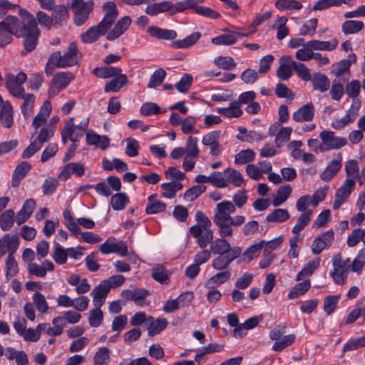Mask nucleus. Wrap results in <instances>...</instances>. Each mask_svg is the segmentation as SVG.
Wrapping results in <instances>:
<instances>
[{"instance_id":"obj_1","label":"nucleus","mask_w":365,"mask_h":365,"mask_svg":"<svg viewBox=\"0 0 365 365\" xmlns=\"http://www.w3.org/2000/svg\"><path fill=\"white\" fill-rule=\"evenodd\" d=\"M19 14L21 19L20 24L21 36L23 38L24 49L21 56H25L34 51L38 43L41 31L38 28L36 18L24 9H19Z\"/></svg>"},{"instance_id":"obj_2","label":"nucleus","mask_w":365,"mask_h":365,"mask_svg":"<svg viewBox=\"0 0 365 365\" xmlns=\"http://www.w3.org/2000/svg\"><path fill=\"white\" fill-rule=\"evenodd\" d=\"M236 210L233 203L224 200L217 204L214 210L213 222L218 228L220 237H232L233 226L231 222V214Z\"/></svg>"},{"instance_id":"obj_3","label":"nucleus","mask_w":365,"mask_h":365,"mask_svg":"<svg viewBox=\"0 0 365 365\" xmlns=\"http://www.w3.org/2000/svg\"><path fill=\"white\" fill-rule=\"evenodd\" d=\"M203 1L204 0H184L173 4L171 1H164L148 5L145 9V13L152 16L164 12H168L169 15H174L187 9H192V7Z\"/></svg>"},{"instance_id":"obj_4","label":"nucleus","mask_w":365,"mask_h":365,"mask_svg":"<svg viewBox=\"0 0 365 365\" xmlns=\"http://www.w3.org/2000/svg\"><path fill=\"white\" fill-rule=\"evenodd\" d=\"M21 21L16 16H8L0 21V47H4L10 43L13 40V35L20 38Z\"/></svg>"},{"instance_id":"obj_5","label":"nucleus","mask_w":365,"mask_h":365,"mask_svg":"<svg viewBox=\"0 0 365 365\" xmlns=\"http://www.w3.org/2000/svg\"><path fill=\"white\" fill-rule=\"evenodd\" d=\"M70 9L73 13V23L77 26L83 25L94 9L93 0H71Z\"/></svg>"},{"instance_id":"obj_6","label":"nucleus","mask_w":365,"mask_h":365,"mask_svg":"<svg viewBox=\"0 0 365 365\" xmlns=\"http://www.w3.org/2000/svg\"><path fill=\"white\" fill-rule=\"evenodd\" d=\"M26 74L19 72L16 76L9 73L6 76V86L9 93L16 98L24 97L25 91L23 83L26 81Z\"/></svg>"},{"instance_id":"obj_7","label":"nucleus","mask_w":365,"mask_h":365,"mask_svg":"<svg viewBox=\"0 0 365 365\" xmlns=\"http://www.w3.org/2000/svg\"><path fill=\"white\" fill-rule=\"evenodd\" d=\"M319 137L323 143L325 152L331 150H339L347 144L345 138L336 136L334 132L331 130H324L321 131Z\"/></svg>"},{"instance_id":"obj_8","label":"nucleus","mask_w":365,"mask_h":365,"mask_svg":"<svg viewBox=\"0 0 365 365\" xmlns=\"http://www.w3.org/2000/svg\"><path fill=\"white\" fill-rule=\"evenodd\" d=\"M333 271L330 272V275L334 282L340 285L346 283L349 272L347 264H341V255L340 253L335 255L332 258Z\"/></svg>"},{"instance_id":"obj_9","label":"nucleus","mask_w":365,"mask_h":365,"mask_svg":"<svg viewBox=\"0 0 365 365\" xmlns=\"http://www.w3.org/2000/svg\"><path fill=\"white\" fill-rule=\"evenodd\" d=\"M334 233L332 230L324 231L318 235L312 242L311 250L314 255H319L324 250L328 249L332 244Z\"/></svg>"},{"instance_id":"obj_10","label":"nucleus","mask_w":365,"mask_h":365,"mask_svg":"<svg viewBox=\"0 0 365 365\" xmlns=\"http://www.w3.org/2000/svg\"><path fill=\"white\" fill-rule=\"evenodd\" d=\"M361 107L359 101H354L346 113L341 118L336 119L332 121L331 126L336 130H341L349 123L354 122L359 115V110Z\"/></svg>"},{"instance_id":"obj_11","label":"nucleus","mask_w":365,"mask_h":365,"mask_svg":"<svg viewBox=\"0 0 365 365\" xmlns=\"http://www.w3.org/2000/svg\"><path fill=\"white\" fill-rule=\"evenodd\" d=\"M361 107L359 101H354L346 113L341 118L336 119L332 121L331 126L336 130H341L349 123L354 122L359 115V110Z\"/></svg>"},{"instance_id":"obj_12","label":"nucleus","mask_w":365,"mask_h":365,"mask_svg":"<svg viewBox=\"0 0 365 365\" xmlns=\"http://www.w3.org/2000/svg\"><path fill=\"white\" fill-rule=\"evenodd\" d=\"M361 107L359 101H354L346 113L341 118L336 119L332 121L331 126L336 130H341L349 123L354 122L359 115V110Z\"/></svg>"},{"instance_id":"obj_13","label":"nucleus","mask_w":365,"mask_h":365,"mask_svg":"<svg viewBox=\"0 0 365 365\" xmlns=\"http://www.w3.org/2000/svg\"><path fill=\"white\" fill-rule=\"evenodd\" d=\"M99 251L105 255L116 253L122 257L128 255V247L124 241L115 242L114 237H109L104 243L101 245Z\"/></svg>"},{"instance_id":"obj_14","label":"nucleus","mask_w":365,"mask_h":365,"mask_svg":"<svg viewBox=\"0 0 365 365\" xmlns=\"http://www.w3.org/2000/svg\"><path fill=\"white\" fill-rule=\"evenodd\" d=\"M355 182L352 178H346L344 184L337 190L335 200L333 203L334 210H338L347 200L352 190H354Z\"/></svg>"},{"instance_id":"obj_15","label":"nucleus","mask_w":365,"mask_h":365,"mask_svg":"<svg viewBox=\"0 0 365 365\" xmlns=\"http://www.w3.org/2000/svg\"><path fill=\"white\" fill-rule=\"evenodd\" d=\"M242 253V250L240 247L235 246L232 252L228 255H218L219 256L215 258L212 262V266L215 269L224 270L226 269L230 264L236 258H237Z\"/></svg>"},{"instance_id":"obj_16","label":"nucleus","mask_w":365,"mask_h":365,"mask_svg":"<svg viewBox=\"0 0 365 365\" xmlns=\"http://www.w3.org/2000/svg\"><path fill=\"white\" fill-rule=\"evenodd\" d=\"M190 233L197 238V244L202 249L205 248L214 237L212 230H204L202 227L197 225L190 227Z\"/></svg>"},{"instance_id":"obj_17","label":"nucleus","mask_w":365,"mask_h":365,"mask_svg":"<svg viewBox=\"0 0 365 365\" xmlns=\"http://www.w3.org/2000/svg\"><path fill=\"white\" fill-rule=\"evenodd\" d=\"M108 30L109 29L100 21L98 25L91 26L83 33L81 39L84 43H91L105 35Z\"/></svg>"},{"instance_id":"obj_18","label":"nucleus","mask_w":365,"mask_h":365,"mask_svg":"<svg viewBox=\"0 0 365 365\" xmlns=\"http://www.w3.org/2000/svg\"><path fill=\"white\" fill-rule=\"evenodd\" d=\"M149 295V292L143 288H135L133 289H125L121 292V297L127 300L135 302V303L143 307L147 304L145 302V298Z\"/></svg>"},{"instance_id":"obj_19","label":"nucleus","mask_w":365,"mask_h":365,"mask_svg":"<svg viewBox=\"0 0 365 365\" xmlns=\"http://www.w3.org/2000/svg\"><path fill=\"white\" fill-rule=\"evenodd\" d=\"M81 138H82L81 133L75 132L74 118L70 117L65 123L64 127L61 131L62 143L66 145L68 140H70L72 143L77 142Z\"/></svg>"},{"instance_id":"obj_20","label":"nucleus","mask_w":365,"mask_h":365,"mask_svg":"<svg viewBox=\"0 0 365 365\" xmlns=\"http://www.w3.org/2000/svg\"><path fill=\"white\" fill-rule=\"evenodd\" d=\"M314 104L312 102L307 103L293 113L292 119L298 123L312 121L314 117Z\"/></svg>"},{"instance_id":"obj_21","label":"nucleus","mask_w":365,"mask_h":365,"mask_svg":"<svg viewBox=\"0 0 365 365\" xmlns=\"http://www.w3.org/2000/svg\"><path fill=\"white\" fill-rule=\"evenodd\" d=\"M342 156L340 153L336 158L333 159L328 164L325 170L321 173L320 178L323 181L327 182L332 179L341 168Z\"/></svg>"},{"instance_id":"obj_22","label":"nucleus","mask_w":365,"mask_h":365,"mask_svg":"<svg viewBox=\"0 0 365 365\" xmlns=\"http://www.w3.org/2000/svg\"><path fill=\"white\" fill-rule=\"evenodd\" d=\"M131 24V19L126 16L118 21L113 29L110 31L106 36L108 41H114L123 34Z\"/></svg>"},{"instance_id":"obj_23","label":"nucleus","mask_w":365,"mask_h":365,"mask_svg":"<svg viewBox=\"0 0 365 365\" xmlns=\"http://www.w3.org/2000/svg\"><path fill=\"white\" fill-rule=\"evenodd\" d=\"M109 292V285H107V282L102 281L98 284L91 292L94 306L102 307Z\"/></svg>"},{"instance_id":"obj_24","label":"nucleus","mask_w":365,"mask_h":365,"mask_svg":"<svg viewBox=\"0 0 365 365\" xmlns=\"http://www.w3.org/2000/svg\"><path fill=\"white\" fill-rule=\"evenodd\" d=\"M227 237L217 238L212 240L210 245V252L214 255H228L232 252L233 247L230 246L229 242L226 240Z\"/></svg>"},{"instance_id":"obj_25","label":"nucleus","mask_w":365,"mask_h":365,"mask_svg":"<svg viewBox=\"0 0 365 365\" xmlns=\"http://www.w3.org/2000/svg\"><path fill=\"white\" fill-rule=\"evenodd\" d=\"M85 173V167L80 163H69L63 168L59 175V179L66 180L72 174L82 177Z\"/></svg>"},{"instance_id":"obj_26","label":"nucleus","mask_w":365,"mask_h":365,"mask_svg":"<svg viewBox=\"0 0 365 365\" xmlns=\"http://www.w3.org/2000/svg\"><path fill=\"white\" fill-rule=\"evenodd\" d=\"M86 142L88 145L106 150L109 146L110 139L106 135H100L93 130H89L86 133Z\"/></svg>"},{"instance_id":"obj_27","label":"nucleus","mask_w":365,"mask_h":365,"mask_svg":"<svg viewBox=\"0 0 365 365\" xmlns=\"http://www.w3.org/2000/svg\"><path fill=\"white\" fill-rule=\"evenodd\" d=\"M103 8L106 14L101 22L110 29L118 15V11L115 4L113 1L105 3Z\"/></svg>"},{"instance_id":"obj_28","label":"nucleus","mask_w":365,"mask_h":365,"mask_svg":"<svg viewBox=\"0 0 365 365\" xmlns=\"http://www.w3.org/2000/svg\"><path fill=\"white\" fill-rule=\"evenodd\" d=\"M31 165L26 161L20 163L16 167L11 178V186L16 187L26 175L31 170Z\"/></svg>"},{"instance_id":"obj_29","label":"nucleus","mask_w":365,"mask_h":365,"mask_svg":"<svg viewBox=\"0 0 365 365\" xmlns=\"http://www.w3.org/2000/svg\"><path fill=\"white\" fill-rule=\"evenodd\" d=\"M313 89L321 93L326 92L330 87V80L324 73H314L311 77Z\"/></svg>"},{"instance_id":"obj_30","label":"nucleus","mask_w":365,"mask_h":365,"mask_svg":"<svg viewBox=\"0 0 365 365\" xmlns=\"http://www.w3.org/2000/svg\"><path fill=\"white\" fill-rule=\"evenodd\" d=\"M0 122L3 127L10 128L14 123V111L11 105L6 102L0 109Z\"/></svg>"},{"instance_id":"obj_31","label":"nucleus","mask_w":365,"mask_h":365,"mask_svg":"<svg viewBox=\"0 0 365 365\" xmlns=\"http://www.w3.org/2000/svg\"><path fill=\"white\" fill-rule=\"evenodd\" d=\"M201 33L196 31L182 40L174 41L170 46L176 49L188 48L195 44L201 38Z\"/></svg>"},{"instance_id":"obj_32","label":"nucleus","mask_w":365,"mask_h":365,"mask_svg":"<svg viewBox=\"0 0 365 365\" xmlns=\"http://www.w3.org/2000/svg\"><path fill=\"white\" fill-rule=\"evenodd\" d=\"M51 104L49 101H46L33 120L32 125L36 130L40 128L46 122L47 118L51 113Z\"/></svg>"},{"instance_id":"obj_33","label":"nucleus","mask_w":365,"mask_h":365,"mask_svg":"<svg viewBox=\"0 0 365 365\" xmlns=\"http://www.w3.org/2000/svg\"><path fill=\"white\" fill-rule=\"evenodd\" d=\"M149 34L154 38L162 40H173L177 37L174 30L161 29L157 26H150L148 29Z\"/></svg>"},{"instance_id":"obj_34","label":"nucleus","mask_w":365,"mask_h":365,"mask_svg":"<svg viewBox=\"0 0 365 365\" xmlns=\"http://www.w3.org/2000/svg\"><path fill=\"white\" fill-rule=\"evenodd\" d=\"M128 83V79L125 74H118L112 80L106 83L104 91L106 93L118 92L123 86Z\"/></svg>"},{"instance_id":"obj_35","label":"nucleus","mask_w":365,"mask_h":365,"mask_svg":"<svg viewBox=\"0 0 365 365\" xmlns=\"http://www.w3.org/2000/svg\"><path fill=\"white\" fill-rule=\"evenodd\" d=\"M166 205L156 198V195L153 194L148 197V204L145 207V212L148 215L157 214L163 212L166 209Z\"/></svg>"},{"instance_id":"obj_36","label":"nucleus","mask_w":365,"mask_h":365,"mask_svg":"<svg viewBox=\"0 0 365 365\" xmlns=\"http://www.w3.org/2000/svg\"><path fill=\"white\" fill-rule=\"evenodd\" d=\"M356 54H349L346 59H343L336 63V68L332 71V73L338 77L344 74L346 72H349L351 63L356 62Z\"/></svg>"},{"instance_id":"obj_37","label":"nucleus","mask_w":365,"mask_h":365,"mask_svg":"<svg viewBox=\"0 0 365 365\" xmlns=\"http://www.w3.org/2000/svg\"><path fill=\"white\" fill-rule=\"evenodd\" d=\"M78 48L75 42L69 44L67 51L62 56L63 63L61 66L64 67L71 66L77 63Z\"/></svg>"},{"instance_id":"obj_38","label":"nucleus","mask_w":365,"mask_h":365,"mask_svg":"<svg viewBox=\"0 0 365 365\" xmlns=\"http://www.w3.org/2000/svg\"><path fill=\"white\" fill-rule=\"evenodd\" d=\"M93 73L98 78H108L120 74L122 69L115 66H103L94 68Z\"/></svg>"},{"instance_id":"obj_39","label":"nucleus","mask_w":365,"mask_h":365,"mask_svg":"<svg viewBox=\"0 0 365 365\" xmlns=\"http://www.w3.org/2000/svg\"><path fill=\"white\" fill-rule=\"evenodd\" d=\"M225 177L227 186L229 184H232L235 187H240L245 183V180L242 173L234 168H228L225 169Z\"/></svg>"},{"instance_id":"obj_40","label":"nucleus","mask_w":365,"mask_h":365,"mask_svg":"<svg viewBox=\"0 0 365 365\" xmlns=\"http://www.w3.org/2000/svg\"><path fill=\"white\" fill-rule=\"evenodd\" d=\"M292 188L289 185L281 186L278 188L276 195L272 201L274 207H278L283 204L290 196Z\"/></svg>"},{"instance_id":"obj_41","label":"nucleus","mask_w":365,"mask_h":365,"mask_svg":"<svg viewBox=\"0 0 365 365\" xmlns=\"http://www.w3.org/2000/svg\"><path fill=\"white\" fill-rule=\"evenodd\" d=\"M337 44L338 42L336 40H332L330 41L311 40L307 42V46L311 48L312 51L314 50L331 51L337 46Z\"/></svg>"},{"instance_id":"obj_42","label":"nucleus","mask_w":365,"mask_h":365,"mask_svg":"<svg viewBox=\"0 0 365 365\" xmlns=\"http://www.w3.org/2000/svg\"><path fill=\"white\" fill-rule=\"evenodd\" d=\"M149 319L151 320V322L148 327V334L151 336L160 334L168 325V321L165 318H158L154 321L153 318L150 317Z\"/></svg>"},{"instance_id":"obj_43","label":"nucleus","mask_w":365,"mask_h":365,"mask_svg":"<svg viewBox=\"0 0 365 365\" xmlns=\"http://www.w3.org/2000/svg\"><path fill=\"white\" fill-rule=\"evenodd\" d=\"M217 110L220 114L227 118H238L242 114V110L237 101L231 102L227 108H218Z\"/></svg>"},{"instance_id":"obj_44","label":"nucleus","mask_w":365,"mask_h":365,"mask_svg":"<svg viewBox=\"0 0 365 365\" xmlns=\"http://www.w3.org/2000/svg\"><path fill=\"white\" fill-rule=\"evenodd\" d=\"M74 78L72 73L68 72H58L52 78V82L60 89L63 90L68 86L70 82Z\"/></svg>"},{"instance_id":"obj_45","label":"nucleus","mask_w":365,"mask_h":365,"mask_svg":"<svg viewBox=\"0 0 365 365\" xmlns=\"http://www.w3.org/2000/svg\"><path fill=\"white\" fill-rule=\"evenodd\" d=\"M161 187L164 190L162 192V195L164 197L172 199L175 196L176 192L182 188V185L179 182L172 180L169 182L163 183Z\"/></svg>"},{"instance_id":"obj_46","label":"nucleus","mask_w":365,"mask_h":365,"mask_svg":"<svg viewBox=\"0 0 365 365\" xmlns=\"http://www.w3.org/2000/svg\"><path fill=\"white\" fill-rule=\"evenodd\" d=\"M312 215V210H308L304 213H302L297 218V223L292 228V232L295 235H298L300 232L304 229V227L311 221V216Z\"/></svg>"},{"instance_id":"obj_47","label":"nucleus","mask_w":365,"mask_h":365,"mask_svg":"<svg viewBox=\"0 0 365 365\" xmlns=\"http://www.w3.org/2000/svg\"><path fill=\"white\" fill-rule=\"evenodd\" d=\"M311 287V282L309 279H305L300 283L295 284L288 294V298L290 299H295L301 295L304 294Z\"/></svg>"},{"instance_id":"obj_48","label":"nucleus","mask_w":365,"mask_h":365,"mask_svg":"<svg viewBox=\"0 0 365 365\" xmlns=\"http://www.w3.org/2000/svg\"><path fill=\"white\" fill-rule=\"evenodd\" d=\"M364 24L361 21L348 20L343 23L341 26L342 32L346 34H354L363 29Z\"/></svg>"},{"instance_id":"obj_49","label":"nucleus","mask_w":365,"mask_h":365,"mask_svg":"<svg viewBox=\"0 0 365 365\" xmlns=\"http://www.w3.org/2000/svg\"><path fill=\"white\" fill-rule=\"evenodd\" d=\"M290 217L287 210L278 208L273 210L266 217V220L269 222H283Z\"/></svg>"},{"instance_id":"obj_50","label":"nucleus","mask_w":365,"mask_h":365,"mask_svg":"<svg viewBox=\"0 0 365 365\" xmlns=\"http://www.w3.org/2000/svg\"><path fill=\"white\" fill-rule=\"evenodd\" d=\"M320 263V258L317 257L314 259L309 261L302 269V270L297 274L296 279L297 281L302 279L304 277L310 276L316 270Z\"/></svg>"},{"instance_id":"obj_51","label":"nucleus","mask_w":365,"mask_h":365,"mask_svg":"<svg viewBox=\"0 0 365 365\" xmlns=\"http://www.w3.org/2000/svg\"><path fill=\"white\" fill-rule=\"evenodd\" d=\"M15 213L13 210L9 209L5 210L0 215V227L4 231L9 230L14 223Z\"/></svg>"},{"instance_id":"obj_52","label":"nucleus","mask_w":365,"mask_h":365,"mask_svg":"<svg viewBox=\"0 0 365 365\" xmlns=\"http://www.w3.org/2000/svg\"><path fill=\"white\" fill-rule=\"evenodd\" d=\"M19 98L24 99L21 110L24 117L27 119L31 115L34 105L35 96L31 93H25L24 97H19Z\"/></svg>"},{"instance_id":"obj_53","label":"nucleus","mask_w":365,"mask_h":365,"mask_svg":"<svg viewBox=\"0 0 365 365\" xmlns=\"http://www.w3.org/2000/svg\"><path fill=\"white\" fill-rule=\"evenodd\" d=\"M110 361V350L108 347L99 349L93 356L94 365H108Z\"/></svg>"},{"instance_id":"obj_54","label":"nucleus","mask_w":365,"mask_h":365,"mask_svg":"<svg viewBox=\"0 0 365 365\" xmlns=\"http://www.w3.org/2000/svg\"><path fill=\"white\" fill-rule=\"evenodd\" d=\"M255 158V153L251 149L240 151L235 156V163L244 165L252 162Z\"/></svg>"},{"instance_id":"obj_55","label":"nucleus","mask_w":365,"mask_h":365,"mask_svg":"<svg viewBox=\"0 0 365 365\" xmlns=\"http://www.w3.org/2000/svg\"><path fill=\"white\" fill-rule=\"evenodd\" d=\"M128 202L129 199L124 192L116 193L110 199L112 208L115 210H123Z\"/></svg>"},{"instance_id":"obj_56","label":"nucleus","mask_w":365,"mask_h":365,"mask_svg":"<svg viewBox=\"0 0 365 365\" xmlns=\"http://www.w3.org/2000/svg\"><path fill=\"white\" fill-rule=\"evenodd\" d=\"M197 138L192 136L188 137L185 144V148H184L187 157H190L192 158H196L198 157L200 150L197 147Z\"/></svg>"},{"instance_id":"obj_57","label":"nucleus","mask_w":365,"mask_h":365,"mask_svg":"<svg viewBox=\"0 0 365 365\" xmlns=\"http://www.w3.org/2000/svg\"><path fill=\"white\" fill-rule=\"evenodd\" d=\"M231 277V272L229 270H225L217 273L211 278H210L206 282L207 287H211L212 285H221L227 282Z\"/></svg>"},{"instance_id":"obj_58","label":"nucleus","mask_w":365,"mask_h":365,"mask_svg":"<svg viewBox=\"0 0 365 365\" xmlns=\"http://www.w3.org/2000/svg\"><path fill=\"white\" fill-rule=\"evenodd\" d=\"M275 6L279 10H300L302 4L295 0H277L275 2Z\"/></svg>"},{"instance_id":"obj_59","label":"nucleus","mask_w":365,"mask_h":365,"mask_svg":"<svg viewBox=\"0 0 365 365\" xmlns=\"http://www.w3.org/2000/svg\"><path fill=\"white\" fill-rule=\"evenodd\" d=\"M68 248L64 249L58 243H56L53 252V259L58 264H63L68 259Z\"/></svg>"},{"instance_id":"obj_60","label":"nucleus","mask_w":365,"mask_h":365,"mask_svg":"<svg viewBox=\"0 0 365 365\" xmlns=\"http://www.w3.org/2000/svg\"><path fill=\"white\" fill-rule=\"evenodd\" d=\"M52 17L55 26H58L62 21H66L68 18V9L64 5H58L55 8Z\"/></svg>"},{"instance_id":"obj_61","label":"nucleus","mask_w":365,"mask_h":365,"mask_svg":"<svg viewBox=\"0 0 365 365\" xmlns=\"http://www.w3.org/2000/svg\"><path fill=\"white\" fill-rule=\"evenodd\" d=\"M264 245V241L262 240L258 244L252 245L250 246L246 250L242 253L243 260L245 262H250L254 257H257L260 250L262 249Z\"/></svg>"},{"instance_id":"obj_62","label":"nucleus","mask_w":365,"mask_h":365,"mask_svg":"<svg viewBox=\"0 0 365 365\" xmlns=\"http://www.w3.org/2000/svg\"><path fill=\"white\" fill-rule=\"evenodd\" d=\"M165 76L166 72L164 69L158 68L155 70L150 76V78L148 84V88H154L160 86L165 79Z\"/></svg>"},{"instance_id":"obj_63","label":"nucleus","mask_w":365,"mask_h":365,"mask_svg":"<svg viewBox=\"0 0 365 365\" xmlns=\"http://www.w3.org/2000/svg\"><path fill=\"white\" fill-rule=\"evenodd\" d=\"M295 338L296 336L294 334L284 336L282 339L274 343L272 349L275 351H281L286 347L292 344L295 341Z\"/></svg>"},{"instance_id":"obj_64","label":"nucleus","mask_w":365,"mask_h":365,"mask_svg":"<svg viewBox=\"0 0 365 365\" xmlns=\"http://www.w3.org/2000/svg\"><path fill=\"white\" fill-rule=\"evenodd\" d=\"M214 63L224 70H231L236 67V63L231 56H218L215 58Z\"/></svg>"}]
</instances>
